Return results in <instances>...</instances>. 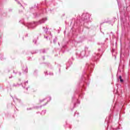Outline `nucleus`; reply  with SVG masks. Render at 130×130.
Returning <instances> with one entry per match:
<instances>
[{
    "label": "nucleus",
    "mask_w": 130,
    "mask_h": 130,
    "mask_svg": "<svg viewBox=\"0 0 130 130\" xmlns=\"http://www.w3.org/2000/svg\"><path fill=\"white\" fill-rule=\"evenodd\" d=\"M46 75H48V74H47V72H46Z\"/></svg>",
    "instance_id": "47"
},
{
    "label": "nucleus",
    "mask_w": 130,
    "mask_h": 130,
    "mask_svg": "<svg viewBox=\"0 0 130 130\" xmlns=\"http://www.w3.org/2000/svg\"><path fill=\"white\" fill-rule=\"evenodd\" d=\"M98 51V53H94L92 56V60H98V59L100 58L101 55L103 54V52H104V49H99Z\"/></svg>",
    "instance_id": "4"
},
{
    "label": "nucleus",
    "mask_w": 130,
    "mask_h": 130,
    "mask_svg": "<svg viewBox=\"0 0 130 130\" xmlns=\"http://www.w3.org/2000/svg\"><path fill=\"white\" fill-rule=\"evenodd\" d=\"M98 44L99 45H105V43H98Z\"/></svg>",
    "instance_id": "23"
},
{
    "label": "nucleus",
    "mask_w": 130,
    "mask_h": 130,
    "mask_svg": "<svg viewBox=\"0 0 130 130\" xmlns=\"http://www.w3.org/2000/svg\"><path fill=\"white\" fill-rule=\"evenodd\" d=\"M13 73H15V71H13Z\"/></svg>",
    "instance_id": "60"
},
{
    "label": "nucleus",
    "mask_w": 130,
    "mask_h": 130,
    "mask_svg": "<svg viewBox=\"0 0 130 130\" xmlns=\"http://www.w3.org/2000/svg\"><path fill=\"white\" fill-rule=\"evenodd\" d=\"M119 79L120 82L121 83L123 82V79H122V78H121V76H119Z\"/></svg>",
    "instance_id": "15"
},
{
    "label": "nucleus",
    "mask_w": 130,
    "mask_h": 130,
    "mask_svg": "<svg viewBox=\"0 0 130 130\" xmlns=\"http://www.w3.org/2000/svg\"><path fill=\"white\" fill-rule=\"evenodd\" d=\"M121 128H122L121 126L119 125V126H117V127H111L110 130H118L121 129Z\"/></svg>",
    "instance_id": "8"
},
{
    "label": "nucleus",
    "mask_w": 130,
    "mask_h": 130,
    "mask_svg": "<svg viewBox=\"0 0 130 130\" xmlns=\"http://www.w3.org/2000/svg\"><path fill=\"white\" fill-rule=\"evenodd\" d=\"M93 68H94V63H87L85 66V71H83V74H86V73H91L93 70Z\"/></svg>",
    "instance_id": "5"
},
{
    "label": "nucleus",
    "mask_w": 130,
    "mask_h": 130,
    "mask_svg": "<svg viewBox=\"0 0 130 130\" xmlns=\"http://www.w3.org/2000/svg\"><path fill=\"white\" fill-rule=\"evenodd\" d=\"M45 52H46V51L45 50V49H42L40 50L41 53H45Z\"/></svg>",
    "instance_id": "16"
},
{
    "label": "nucleus",
    "mask_w": 130,
    "mask_h": 130,
    "mask_svg": "<svg viewBox=\"0 0 130 130\" xmlns=\"http://www.w3.org/2000/svg\"><path fill=\"white\" fill-rule=\"evenodd\" d=\"M0 58H1V59H3V57H2V55H0Z\"/></svg>",
    "instance_id": "37"
},
{
    "label": "nucleus",
    "mask_w": 130,
    "mask_h": 130,
    "mask_svg": "<svg viewBox=\"0 0 130 130\" xmlns=\"http://www.w3.org/2000/svg\"><path fill=\"white\" fill-rule=\"evenodd\" d=\"M44 38L46 39H48V36H44Z\"/></svg>",
    "instance_id": "32"
},
{
    "label": "nucleus",
    "mask_w": 130,
    "mask_h": 130,
    "mask_svg": "<svg viewBox=\"0 0 130 130\" xmlns=\"http://www.w3.org/2000/svg\"><path fill=\"white\" fill-rule=\"evenodd\" d=\"M22 71H23L25 74L28 73V67L26 66H25L24 67H22Z\"/></svg>",
    "instance_id": "9"
},
{
    "label": "nucleus",
    "mask_w": 130,
    "mask_h": 130,
    "mask_svg": "<svg viewBox=\"0 0 130 130\" xmlns=\"http://www.w3.org/2000/svg\"><path fill=\"white\" fill-rule=\"evenodd\" d=\"M87 81H88V79H86L85 80V81H84L85 83H87Z\"/></svg>",
    "instance_id": "36"
},
{
    "label": "nucleus",
    "mask_w": 130,
    "mask_h": 130,
    "mask_svg": "<svg viewBox=\"0 0 130 130\" xmlns=\"http://www.w3.org/2000/svg\"><path fill=\"white\" fill-rule=\"evenodd\" d=\"M35 8H37V6H35L34 7H31V8H30V10H32V9H35Z\"/></svg>",
    "instance_id": "27"
},
{
    "label": "nucleus",
    "mask_w": 130,
    "mask_h": 130,
    "mask_svg": "<svg viewBox=\"0 0 130 130\" xmlns=\"http://www.w3.org/2000/svg\"><path fill=\"white\" fill-rule=\"evenodd\" d=\"M19 13L20 14H21V13H23V11H19Z\"/></svg>",
    "instance_id": "38"
},
{
    "label": "nucleus",
    "mask_w": 130,
    "mask_h": 130,
    "mask_svg": "<svg viewBox=\"0 0 130 130\" xmlns=\"http://www.w3.org/2000/svg\"><path fill=\"white\" fill-rule=\"evenodd\" d=\"M46 12H47L46 9H45L43 10V13H46Z\"/></svg>",
    "instance_id": "31"
},
{
    "label": "nucleus",
    "mask_w": 130,
    "mask_h": 130,
    "mask_svg": "<svg viewBox=\"0 0 130 130\" xmlns=\"http://www.w3.org/2000/svg\"><path fill=\"white\" fill-rule=\"evenodd\" d=\"M90 50H89V48L85 47L84 50L80 52L78 51L76 53V56L77 58H83L85 56H89L90 55Z\"/></svg>",
    "instance_id": "2"
},
{
    "label": "nucleus",
    "mask_w": 130,
    "mask_h": 130,
    "mask_svg": "<svg viewBox=\"0 0 130 130\" xmlns=\"http://www.w3.org/2000/svg\"><path fill=\"white\" fill-rule=\"evenodd\" d=\"M57 39V38L55 37L54 38V39L53 41V43H54V44H55V43H56V40Z\"/></svg>",
    "instance_id": "18"
},
{
    "label": "nucleus",
    "mask_w": 130,
    "mask_h": 130,
    "mask_svg": "<svg viewBox=\"0 0 130 130\" xmlns=\"http://www.w3.org/2000/svg\"><path fill=\"white\" fill-rule=\"evenodd\" d=\"M26 84H28V80H27L24 83V85H26Z\"/></svg>",
    "instance_id": "28"
},
{
    "label": "nucleus",
    "mask_w": 130,
    "mask_h": 130,
    "mask_svg": "<svg viewBox=\"0 0 130 130\" xmlns=\"http://www.w3.org/2000/svg\"><path fill=\"white\" fill-rule=\"evenodd\" d=\"M31 109H32V108H27V110H31Z\"/></svg>",
    "instance_id": "34"
},
{
    "label": "nucleus",
    "mask_w": 130,
    "mask_h": 130,
    "mask_svg": "<svg viewBox=\"0 0 130 130\" xmlns=\"http://www.w3.org/2000/svg\"><path fill=\"white\" fill-rule=\"evenodd\" d=\"M33 43H34L36 45H37V40L35 39L32 41Z\"/></svg>",
    "instance_id": "19"
},
{
    "label": "nucleus",
    "mask_w": 130,
    "mask_h": 130,
    "mask_svg": "<svg viewBox=\"0 0 130 130\" xmlns=\"http://www.w3.org/2000/svg\"><path fill=\"white\" fill-rule=\"evenodd\" d=\"M16 1V2H18V0H15Z\"/></svg>",
    "instance_id": "54"
},
{
    "label": "nucleus",
    "mask_w": 130,
    "mask_h": 130,
    "mask_svg": "<svg viewBox=\"0 0 130 130\" xmlns=\"http://www.w3.org/2000/svg\"><path fill=\"white\" fill-rule=\"evenodd\" d=\"M72 102H73L74 103L73 108H75V107H76L77 103H78V104H80V101H79L78 99H76V96L75 95L72 97Z\"/></svg>",
    "instance_id": "6"
},
{
    "label": "nucleus",
    "mask_w": 130,
    "mask_h": 130,
    "mask_svg": "<svg viewBox=\"0 0 130 130\" xmlns=\"http://www.w3.org/2000/svg\"><path fill=\"white\" fill-rule=\"evenodd\" d=\"M110 124L108 123V127H109Z\"/></svg>",
    "instance_id": "43"
},
{
    "label": "nucleus",
    "mask_w": 130,
    "mask_h": 130,
    "mask_svg": "<svg viewBox=\"0 0 130 130\" xmlns=\"http://www.w3.org/2000/svg\"><path fill=\"white\" fill-rule=\"evenodd\" d=\"M36 91H37V89H36V88H31V92H36Z\"/></svg>",
    "instance_id": "21"
},
{
    "label": "nucleus",
    "mask_w": 130,
    "mask_h": 130,
    "mask_svg": "<svg viewBox=\"0 0 130 130\" xmlns=\"http://www.w3.org/2000/svg\"><path fill=\"white\" fill-rule=\"evenodd\" d=\"M36 108H39V107H37Z\"/></svg>",
    "instance_id": "51"
},
{
    "label": "nucleus",
    "mask_w": 130,
    "mask_h": 130,
    "mask_svg": "<svg viewBox=\"0 0 130 130\" xmlns=\"http://www.w3.org/2000/svg\"><path fill=\"white\" fill-rule=\"evenodd\" d=\"M106 121H107V122L109 123L111 121V115H109V117L108 118H106Z\"/></svg>",
    "instance_id": "10"
},
{
    "label": "nucleus",
    "mask_w": 130,
    "mask_h": 130,
    "mask_svg": "<svg viewBox=\"0 0 130 130\" xmlns=\"http://www.w3.org/2000/svg\"><path fill=\"white\" fill-rule=\"evenodd\" d=\"M42 107V106H41V107Z\"/></svg>",
    "instance_id": "61"
},
{
    "label": "nucleus",
    "mask_w": 130,
    "mask_h": 130,
    "mask_svg": "<svg viewBox=\"0 0 130 130\" xmlns=\"http://www.w3.org/2000/svg\"><path fill=\"white\" fill-rule=\"evenodd\" d=\"M28 88H29V87H27V88H26V91H28Z\"/></svg>",
    "instance_id": "42"
},
{
    "label": "nucleus",
    "mask_w": 130,
    "mask_h": 130,
    "mask_svg": "<svg viewBox=\"0 0 130 130\" xmlns=\"http://www.w3.org/2000/svg\"><path fill=\"white\" fill-rule=\"evenodd\" d=\"M21 86H22L23 88H25V86H24V85L23 83H21Z\"/></svg>",
    "instance_id": "33"
},
{
    "label": "nucleus",
    "mask_w": 130,
    "mask_h": 130,
    "mask_svg": "<svg viewBox=\"0 0 130 130\" xmlns=\"http://www.w3.org/2000/svg\"><path fill=\"white\" fill-rule=\"evenodd\" d=\"M34 16H35V17L36 18H37V17H38V16H39V15L37 14V13L34 14Z\"/></svg>",
    "instance_id": "22"
},
{
    "label": "nucleus",
    "mask_w": 130,
    "mask_h": 130,
    "mask_svg": "<svg viewBox=\"0 0 130 130\" xmlns=\"http://www.w3.org/2000/svg\"><path fill=\"white\" fill-rule=\"evenodd\" d=\"M112 53L113 55L115 56V53H116V51H115V50L114 49H112Z\"/></svg>",
    "instance_id": "12"
},
{
    "label": "nucleus",
    "mask_w": 130,
    "mask_h": 130,
    "mask_svg": "<svg viewBox=\"0 0 130 130\" xmlns=\"http://www.w3.org/2000/svg\"><path fill=\"white\" fill-rule=\"evenodd\" d=\"M58 45H60V44H59V42H58Z\"/></svg>",
    "instance_id": "50"
},
{
    "label": "nucleus",
    "mask_w": 130,
    "mask_h": 130,
    "mask_svg": "<svg viewBox=\"0 0 130 130\" xmlns=\"http://www.w3.org/2000/svg\"><path fill=\"white\" fill-rule=\"evenodd\" d=\"M36 53V52H35V53Z\"/></svg>",
    "instance_id": "57"
},
{
    "label": "nucleus",
    "mask_w": 130,
    "mask_h": 130,
    "mask_svg": "<svg viewBox=\"0 0 130 130\" xmlns=\"http://www.w3.org/2000/svg\"><path fill=\"white\" fill-rule=\"evenodd\" d=\"M79 115V113L78 112H76L75 113V115Z\"/></svg>",
    "instance_id": "30"
},
{
    "label": "nucleus",
    "mask_w": 130,
    "mask_h": 130,
    "mask_svg": "<svg viewBox=\"0 0 130 130\" xmlns=\"http://www.w3.org/2000/svg\"><path fill=\"white\" fill-rule=\"evenodd\" d=\"M9 78H10V79L13 78V76H11V77H10Z\"/></svg>",
    "instance_id": "44"
},
{
    "label": "nucleus",
    "mask_w": 130,
    "mask_h": 130,
    "mask_svg": "<svg viewBox=\"0 0 130 130\" xmlns=\"http://www.w3.org/2000/svg\"><path fill=\"white\" fill-rule=\"evenodd\" d=\"M59 72L60 73V69H59Z\"/></svg>",
    "instance_id": "46"
},
{
    "label": "nucleus",
    "mask_w": 130,
    "mask_h": 130,
    "mask_svg": "<svg viewBox=\"0 0 130 130\" xmlns=\"http://www.w3.org/2000/svg\"><path fill=\"white\" fill-rule=\"evenodd\" d=\"M51 43H52V42L51 41Z\"/></svg>",
    "instance_id": "59"
},
{
    "label": "nucleus",
    "mask_w": 130,
    "mask_h": 130,
    "mask_svg": "<svg viewBox=\"0 0 130 130\" xmlns=\"http://www.w3.org/2000/svg\"><path fill=\"white\" fill-rule=\"evenodd\" d=\"M103 48H105V47H103Z\"/></svg>",
    "instance_id": "56"
},
{
    "label": "nucleus",
    "mask_w": 130,
    "mask_h": 130,
    "mask_svg": "<svg viewBox=\"0 0 130 130\" xmlns=\"http://www.w3.org/2000/svg\"><path fill=\"white\" fill-rule=\"evenodd\" d=\"M73 63L72 62V61L69 60L67 63V68L66 69H67L68 68L70 67V66Z\"/></svg>",
    "instance_id": "11"
},
{
    "label": "nucleus",
    "mask_w": 130,
    "mask_h": 130,
    "mask_svg": "<svg viewBox=\"0 0 130 130\" xmlns=\"http://www.w3.org/2000/svg\"><path fill=\"white\" fill-rule=\"evenodd\" d=\"M43 58L44 60L45 59V58L44 57V56H43Z\"/></svg>",
    "instance_id": "45"
},
{
    "label": "nucleus",
    "mask_w": 130,
    "mask_h": 130,
    "mask_svg": "<svg viewBox=\"0 0 130 130\" xmlns=\"http://www.w3.org/2000/svg\"><path fill=\"white\" fill-rule=\"evenodd\" d=\"M46 104H47V103H45L43 105V106H45V105H46Z\"/></svg>",
    "instance_id": "40"
},
{
    "label": "nucleus",
    "mask_w": 130,
    "mask_h": 130,
    "mask_svg": "<svg viewBox=\"0 0 130 130\" xmlns=\"http://www.w3.org/2000/svg\"><path fill=\"white\" fill-rule=\"evenodd\" d=\"M118 73H119V69H118Z\"/></svg>",
    "instance_id": "49"
},
{
    "label": "nucleus",
    "mask_w": 130,
    "mask_h": 130,
    "mask_svg": "<svg viewBox=\"0 0 130 130\" xmlns=\"http://www.w3.org/2000/svg\"><path fill=\"white\" fill-rule=\"evenodd\" d=\"M14 99H16V100L19 101V102H21V100L18 99L17 98H14Z\"/></svg>",
    "instance_id": "29"
},
{
    "label": "nucleus",
    "mask_w": 130,
    "mask_h": 130,
    "mask_svg": "<svg viewBox=\"0 0 130 130\" xmlns=\"http://www.w3.org/2000/svg\"><path fill=\"white\" fill-rule=\"evenodd\" d=\"M49 35H50V36H52V34H51V32H49Z\"/></svg>",
    "instance_id": "35"
},
{
    "label": "nucleus",
    "mask_w": 130,
    "mask_h": 130,
    "mask_svg": "<svg viewBox=\"0 0 130 130\" xmlns=\"http://www.w3.org/2000/svg\"><path fill=\"white\" fill-rule=\"evenodd\" d=\"M49 100H48L47 102H49V101H50L51 100V97L49 96Z\"/></svg>",
    "instance_id": "26"
},
{
    "label": "nucleus",
    "mask_w": 130,
    "mask_h": 130,
    "mask_svg": "<svg viewBox=\"0 0 130 130\" xmlns=\"http://www.w3.org/2000/svg\"><path fill=\"white\" fill-rule=\"evenodd\" d=\"M18 86H20V84H19L18 83L16 84H13V87H18Z\"/></svg>",
    "instance_id": "20"
},
{
    "label": "nucleus",
    "mask_w": 130,
    "mask_h": 130,
    "mask_svg": "<svg viewBox=\"0 0 130 130\" xmlns=\"http://www.w3.org/2000/svg\"><path fill=\"white\" fill-rule=\"evenodd\" d=\"M49 75H53V73H49Z\"/></svg>",
    "instance_id": "39"
},
{
    "label": "nucleus",
    "mask_w": 130,
    "mask_h": 130,
    "mask_svg": "<svg viewBox=\"0 0 130 130\" xmlns=\"http://www.w3.org/2000/svg\"><path fill=\"white\" fill-rule=\"evenodd\" d=\"M117 1L118 3L119 9H120V13L121 12L120 9H121L122 8L123 9L124 11L125 12V11H126V10H127V7H126V8H125V7H124V6H121L120 4H119V1L118 0H117Z\"/></svg>",
    "instance_id": "7"
},
{
    "label": "nucleus",
    "mask_w": 130,
    "mask_h": 130,
    "mask_svg": "<svg viewBox=\"0 0 130 130\" xmlns=\"http://www.w3.org/2000/svg\"><path fill=\"white\" fill-rule=\"evenodd\" d=\"M43 29H44V31L45 32L47 33V32L48 31V29H47V28H45V27H43Z\"/></svg>",
    "instance_id": "14"
},
{
    "label": "nucleus",
    "mask_w": 130,
    "mask_h": 130,
    "mask_svg": "<svg viewBox=\"0 0 130 130\" xmlns=\"http://www.w3.org/2000/svg\"><path fill=\"white\" fill-rule=\"evenodd\" d=\"M46 113V110H44L41 113V115H44V114H45Z\"/></svg>",
    "instance_id": "17"
},
{
    "label": "nucleus",
    "mask_w": 130,
    "mask_h": 130,
    "mask_svg": "<svg viewBox=\"0 0 130 130\" xmlns=\"http://www.w3.org/2000/svg\"><path fill=\"white\" fill-rule=\"evenodd\" d=\"M101 32H102V34H104V32H102V31H101Z\"/></svg>",
    "instance_id": "52"
},
{
    "label": "nucleus",
    "mask_w": 130,
    "mask_h": 130,
    "mask_svg": "<svg viewBox=\"0 0 130 130\" xmlns=\"http://www.w3.org/2000/svg\"><path fill=\"white\" fill-rule=\"evenodd\" d=\"M47 21V18H43V19H41L38 22H27L26 23H24V19H22L19 21L20 23H21V24H23L25 27H27L28 29H34L35 27H36L37 25H40L41 24H43L45 22Z\"/></svg>",
    "instance_id": "1"
},
{
    "label": "nucleus",
    "mask_w": 130,
    "mask_h": 130,
    "mask_svg": "<svg viewBox=\"0 0 130 130\" xmlns=\"http://www.w3.org/2000/svg\"><path fill=\"white\" fill-rule=\"evenodd\" d=\"M21 73H19V75H20V76H21Z\"/></svg>",
    "instance_id": "48"
},
{
    "label": "nucleus",
    "mask_w": 130,
    "mask_h": 130,
    "mask_svg": "<svg viewBox=\"0 0 130 130\" xmlns=\"http://www.w3.org/2000/svg\"><path fill=\"white\" fill-rule=\"evenodd\" d=\"M83 95H84V93H83V92H80L79 94V97H80V98H83Z\"/></svg>",
    "instance_id": "13"
},
{
    "label": "nucleus",
    "mask_w": 130,
    "mask_h": 130,
    "mask_svg": "<svg viewBox=\"0 0 130 130\" xmlns=\"http://www.w3.org/2000/svg\"><path fill=\"white\" fill-rule=\"evenodd\" d=\"M17 3H18V5H20V6L21 7H22V8H24V7H23V5H22V4H21V3H20V2L17 1Z\"/></svg>",
    "instance_id": "25"
},
{
    "label": "nucleus",
    "mask_w": 130,
    "mask_h": 130,
    "mask_svg": "<svg viewBox=\"0 0 130 130\" xmlns=\"http://www.w3.org/2000/svg\"><path fill=\"white\" fill-rule=\"evenodd\" d=\"M90 19H91V15L89 14V13H84L81 16V20L82 21L83 24L90 22Z\"/></svg>",
    "instance_id": "3"
},
{
    "label": "nucleus",
    "mask_w": 130,
    "mask_h": 130,
    "mask_svg": "<svg viewBox=\"0 0 130 130\" xmlns=\"http://www.w3.org/2000/svg\"><path fill=\"white\" fill-rule=\"evenodd\" d=\"M46 100V99H43V100H40V103H42V102H43V101H44Z\"/></svg>",
    "instance_id": "24"
},
{
    "label": "nucleus",
    "mask_w": 130,
    "mask_h": 130,
    "mask_svg": "<svg viewBox=\"0 0 130 130\" xmlns=\"http://www.w3.org/2000/svg\"><path fill=\"white\" fill-rule=\"evenodd\" d=\"M107 40H108V38H107V39H106V40H105V42H106V41H107Z\"/></svg>",
    "instance_id": "41"
},
{
    "label": "nucleus",
    "mask_w": 130,
    "mask_h": 130,
    "mask_svg": "<svg viewBox=\"0 0 130 130\" xmlns=\"http://www.w3.org/2000/svg\"><path fill=\"white\" fill-rule=\"evenodd\" d=\"M71 111H73V109H71Z\"/></svg>",
    "instance_id": "53"
},
{
    "label": "nucleus",
    "mask_w": 130,
    "mask_h": 130,
    "mask_svg": "<svg viewBox=\"0 0 130 130\" xmlns=\"http://www.w3.org/2000/svg\"><path fill=\"white\" fill-rule=\"evenodd\" d=\"M87 77H88V76H89V75H87Z\"/></svg>",
    "instance_id": "58"
},
{
    "label": "nucleus",
    "mask_w": 130,
    "mask_h": 130,
    "mask_svg": "<svg viewBox=\"0 0 130 130\" xmlns=\"http://www.w3.org/2000/svg\"><path fill=\"white\" fill-rule=\"evenodd\" d=\"M112 33H113L112 32H111V34H112Z\"/></svg>",
    "instance_id": "55"
}]
</instances>
